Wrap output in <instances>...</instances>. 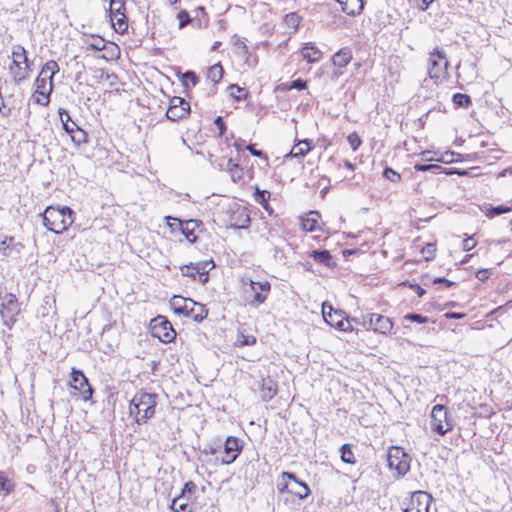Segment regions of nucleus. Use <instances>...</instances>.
I'll list each match as a JSON object with an SVG mask.
<instances>
[{
    "label": "nucleus",
    "instance_id": "1",
    "mask_svg": "<svg viewBox=\"0 0 512 512\" xmlns=\"http://www.w3.org/2000/svg\"><path fill=\"white\" fill-rule=\"evenodd\" d=\"M158 395L138 391L130 401L129 414L137 424H144L155 414Z\"/></svg>",
    "mask_w": 512,
    "mask_h": 512
},
{
    "label": "nucleus",
    "instance_id": "2",
    "mask_svg": "<svg viewBox=\"0 0 512 512\" xmlns=\"http://www.w3.org/2000/svg\"><path fill=\"white\" fill-rule=\"evenodd\" d=\"M43 225L51 232L60 234L72 225L73 211L69 207L49 206L41 214Z\"/></svg>",
    "mask_w": 512,
    "mask_h": 512
},
{
    "label": "nucleus",
    "instance_id": "3",
    "mask_svg": "<svg viewBox=\"0 0 512 512\" xmlns=\"http://www.w3.org/2000/svg\"><path fill=\"white\" fill-rule=\"evenodd\" d=\"M12 80L19 84L26 80L31 72L27 51L22 45H14L12 48V62L9 66Z\"/></svg>",
    "mask_w": 512,
    "mask_h": 512
},
{
    "label": "nucleus",
    "instance_id": "4",
    "mask_svg": "<svg viewBox=\"0 0 512 512\" xmlns=\"http://www.w3.org/2000/svg\"><path fill=\"white\" fill-rule=\"evenodd\" d=\"M449 62L445 51L440 47H435L428 57L427 70L428 75L435 82H441L447 78V68Z\"/></svg>",
    "mask_w": 512,
    "mask_h": 512
},
{
    "label": "nucleus",
    "instance_id": "5",
    "mask_svg": "<svg viewBox=\"0 0 512 512\" xmlns=\"http://www.w3.org/2000/svg\"><path fill=\"white\" fill-rule=\"evenodd\" d=\"M323 319L331 327H334L340 331L351 332L354 330L352 323H359L358 318H349L345 316L342 310H335L327 303L322 305Z\"/></svg>",
    "mask_w": 512,
    "mask_h": 512
},
{
    "label": "nucleus",
    "instance_id": "6",
    "mask_svg": "<svg viewBox=\"0 0 512 512\" xmlns=\"http://www.w3.org/2000/svg\"><path fill=\"white\" fill-rule=\"evenodd\" d=\"M21 312L20 303L16 296L12 293L2 297L0 305V317L2 324L11 330L17 322V317Z\"/></svg>",
    "mask_w": 512,
    "mask_h": 512
},
{
    "label": "nucleus",
    "instance_id": "7",
    "mask_svg": "<svg viewBox=\"0 0 512 512\" xmlns=\"http://www.w3.org/2000/svg\"><path fill=\"white\" fill-rule=\"evenodd\" d=\"M432 430L439 435H445L454 428V421L445 406L437 404L431 412Z\"/></svg>",
    "mask_w": 512,
    "mask_h": 512
},
{
    "label": "nucleus",
    "instance_id": "8",
    "mask_svg": "<svg viewBox=\"0 0 512 512\" xmlns=\"http://www.w3.org/2000/svg\"><path fill=\"white\" fill-rule=\"evenodd\" d=\"M361 324L366 330H373L375 333L388 335L393 329V322L389 317L377 313H369L362 316Z\"/></svg>",
    "mask_w": 512,
    "mask_h": 512
},
{
    "label": "nucleus",
    "instance_id": "9",
    "mask_svg": "<svg viewBox=\"0 0 512 512\" xmlns=\"http://www.w3.org/2000/svg\"><path fill=\"white\" fill-rule=\"evenodd\" d=\"M242 283L244 286H248V288H245V293L249 294L251 298L248 300L250 305L259 306L265 302L271 290V284L268 281L258 282L242 279Z\"/></svg>",
    "mask_w": 512,
    "mask_h": 512
},
{
    "label": "nucleus",
    "instance_id": "10",
    "mask_svg": "<svg viewBox=\"0 0 512 512\" xmlns=\"http://www.w3.org/2000/svg\"><path fill=\"white\" fill-rule=\"evenodd\" d=\"M388 466L399 476H404L410 469V456L401 448L392 446L387 453Z\"/></svg>",
    "mask_w": 512,
    "mask_h": 512
},
{
    "label": "nucleus",
    "instance_id": "11",
    "mask_svg": "<svg viewBox=\"0 0 512 512\" xmlns=\"http://www.w3.org/2000/svg\"><path fill=\"white\" fill-rule=\"evenodd\" d=\"M150 329L152 336L163 343H171L176 338V332L165 316L158 315L153 318L150 322Z\"/></svg>",
    "mask_w": 512,
    "mask_h": 512
},
{
    "label": "nucleus",
    "instance_id": "12",
    "mask_svg": "<svg viewBox=\"0 0 512 512\" xmlns=\"http://www.w3.org/2000/svg\"><path fill=\"white\" fill-rule=\"evenodd\" d=\"M214 267L212 260L199 261L196 263H190L180 267L183 276L190 277L193 280L199 277V281L206 283L208 281V272Z\"/></svg>",
    "mask_w": 512,
    "mask_h": 512
},
{
    "label": "nucleus",
    "instance_id": "13",
    "mask_svg": "<svg viewBox=\"0 0 512 512\" xmlns=\"http://www.w3.org/2000/svg\"><path fill=\"white\" fill-rule=\"evenodd\" d=\"M109 13L115 31L124 33L128 29L127 17L125 15V0H111Z\"/></svg>",
    "mask_w": 512,
    "mask_h": 512
},
{
    "label": "nucleus",
    "instance_id": "14",
    "mask_svg": "<svg viewBox=\"0 0 512 512\" xmlns=\"http://www.w3.org/2000/svg\"><path fill=\"white\" fill-rule=\"evenodd\" d=\"M70 386L79 392L83 401H88L92 398L93 389L90 386L87 377L81 370L72 368Z\"/></svg>",
    "mask_w": 512,
    "mask_h": 512
},
{
    "label": "nucleus",
    "instance_id": "15",
    "mask_svg": "<svg viewBox=\"0 0 512 512\" xmlns=\"http://www.w3.org/2000/svg\"><path fill=\"white\" fill-rule=\"evenodd\" d=\"M242 450V441L233 436H229L224 443V455L221 458H216L222 465H229L233 463L239 456Z\"/></svg>",
    "mask_w": 512,
    "mask_h": 512
},
{
    "label": "nucleus",
    "instance_id": "16",
    "mask_svg": "<svg viewBox=\"0 0 512 512\" xmlns=\"http://www.w3.org/2000/svg\"><path fill=\"white\" fill-rule=\"evenodd\" d=\"M166 220H167L168 225L171 227H172V224H170V220L177 222L180 227L181 233L185 236V238L190 243H195L197 241L198 236L196 234V229L202 225V222L200 220L189 219V220L182 221L179 218H175V217H171V216H167Z\"/></svg>",
    "mask_w": 512,
    "mask_h": 512
},
{
    "label": "nucleus",
    "instance_id": "17",
    "mask_svg": "<svg viewBox=\"0 0 512 512\" xmlns=\"http://www.w3.org/2000/svg\"><path fill=\"white\" fill-rule=\"evenodd\" d=\"M229 225L234 229H245L250 223L248 210L238 204H234L229 209Z\"/></svg>",
    "mask_w": 512,
    "mask_h": 512
},
{
    "label": "nucleus",
    "instance_id": "18",
    "mask_svg": "<svg viewBox=\"0 0 512 512\" xmlns=\"http://www.w3.org/2000/svg\"><path fill=\"white\" fill-rule=\"evenodd\" d=\"M431 496L424 491H416L412 494L410 503L403 512H429Z\"/></svg>",
    "mask_w": 512,
    "mask_h": 512
},
{
    "label": "nucleus",
    "instance_id": "19",
    "mask_svg": "<svg viewBox=\"0 0 512 512\" xmlns=\"http://www.w3.org/2000/svg\"><path fill=\"white\" fill-rule=\"evenodd\" d=\"M281 478L283 480L288 479L294 482L295 486H290V494L297 496L299 499H305L310 495L311 491L307 483L299 480L294 473L284 471L281 473Z\"/></svg>",
    "mask_w": 512,
    "mask_h": 512
},
{
    "label": "nucleus",
    "instance_id": "20",
    "mask_svg": "<svg viewBox=\"0 0 512 512\" xmlns=\"http://www.w3.org/2000/svg\"><path fill=\"white\" fill-rule=\"evenodd\" d=\"M24 246L21 242L15 240L12 236H4L0 241V254L5 257L20 255Z\"/></svg>",
    "mask_w": 512,
    "mask_h": 512
},
{
    "label": "nucleus",
    "instance_id": "21",
    "mask_svg": "<svg viewBox=\"0 0 512 512\" xmlns=\"http://www.w3.org/2000/svg\"><path fill=\"white\" fill-rule=\"evenodd\" d=\"M207 315L208 309L205 305L191 299L187 306V312L183 314V317L190 318L196 322H201L207 317Z\"/></svg>",
    "mask_w": 512,
    "mask_h": 512
},
{
    "label": "nucleus",
    "instance_id": "22",
    "mask_svg": "<svg viewBox=\"0 0 512 512\" xmlns=\"http://www.w3.org/2000/svg\"><path fill=\"white\" fill-rule=\"evenodd\" d=\"M260 397L263 401H270L277 393V383L271 378H262L259 381Z\"/></svg>",
    "mask_w": 512,
    "mask_h": 512
},
{
    "label": "nucleus",
    "instance_id": "23",
    "mask_svg": "<svg viewBox=\"0 0 512 512\" xmlns=\"http://www.w3.org/2000/svg\"><path fill=\"white\" fill-rule=\"evenodd\" d=\"M301 56L308 63H316L321 60L323 54L314 43L308 42L301 49Z\"/></svg>",
    "mask_w": 512,
    "mask_h": 512
},
{
    "label": "nucleus",
    "instance_id": "24",
    "mask_svg": "<svg viewBox=\"0 0 512 512\" xmlns=\"http://www.w3.org/2000/svg\"><path fill=\"white\" fill-rule=\"evenodd\" d=\"M352 50L349 47L341 48L332 56V64L336 68L346 67L352 60Z\"/></svg>",
    "mask_w": 512,
    "mask_h": 512
},
{
    "label": "nucleus",
    "instance_id": "25",
    "mask_svg": "<svg viewBox=\"0 0 512 512\" xmlns=\"http://www.w3.org/2000/svg\"><path fill=\"white\" fill-rule=\"evenodd\" d=\"M190 301V298H184L179 295H174L170 299V307L176 315L183 316V314L187 312V306L188 303H190Z\"/></svg>",
    "mask_w": 512,
    "mask_h": 512
},
{
    "label": "nucleus",
    "instance_id": "26",
    "mask_svg": "<svg viewBox=\"0 0 512 512\" xmlns=\"http://www.w3.org/2000/svg\"><path fill=\"white\" fill-rule=\"evenodd\" d=\"M190 113V103L181 105L179 107H169L166 112V117L171 121H177L185 118Z\"/></svg>",
    "mask_w": 512,
    "mask_h": 512
},
{
    "label": "nucleus",
    "instance_id": "27",
    "mask_svg": "<svg viewBox=\"0 0 512 512\" xmlns=\"http://www.w3.org/2000/svg\"><path fill=\"white\" fill-rule=\"evenodd\" d=\"M318 218L319 213L317 211H311L307 217L302 219L301 226L305 231H315L318 229Z\"/></svg>",
    "mask_w": 512,
    "mask_h": 512
},
{
    "label": "nucleus",
    "instance_id": "28",
    "mask_svg": "<svg viewBox=\"0 0 512 512\" xmlns=\"http://www.w3.org/2000/svg\"><path fill=\"white\" fill-rule=\"evenodd\" d=\"M311 150V143L309 140H301L294 145L288 156L291 157H304Z\"/></svg>",
    "mask_w": 512,
    "mask_h": 512
},
{
    "label": "nucleus",
    "instance_id": "29",
    "mask_svg": "<svg viewBox=\"0 0 512 512\" xmlns=\"http://www.w3.org/2000/svg\"><path fill=\"white\" fill-rule=\"evenodd\" d=\"M310 257H312L316 262L323 264L327 267H331L333 265L332 256L328 250L312 251Z\"/></svg>",
    "mask_w": 512,
    "mask_h": 512
},
{
    "label": "nucleus",
    "instance_id": "30",
    "mask_svg": "<svg viewBox=\"0 0 512 512\" xmlns=\"http://www.w3.org/2000/svg\"><path fill=\"white\" fill-rule=\"evenodd\" d=\"M270 196H271V194L269 191L260 190L258 187H256L254 199L257 203H259L269 213L272 212V208L269 205Z\"/></svg>",
    "mask_w": 512,
    "mask_h": 512
},
{
    "label": "nucleus",
    "instance_id": "31",
    "mask_svg": "<svg viewBox=\"0 0 512 512\" xmlns=\"http://www.w3.org/2000/svg\"><path fill=\"white\" fill-rule=\"evenodd\" d=\"M170 507L175 512H192L189 501L179 495L173 499Z\"/></svg>",
    "mask_w": 512,
    "mask_h": 512
},
{
    "label": "nucleus",
    "instance_id": "32",
    "mask_svg": "<svg viewBox=\"0 0 512 512\" xmlns=\"http://www.w3.org/2000/svg\"><path fill=\"white\" fill-rule=\"evenodd\" d=\"M59 72V65L56 61L50 60L45 63L40 73L49 78V83L53 84V76Z\"/></svg>",
    "mask_w": 512,
    "mask_h": 512
},
{
    "label": "nucleus",
    "instance_id": "33",
    "mask_svg": "<svg viewBox=\"0 0 512 512\" xmlns=\"http://www.w3.org/2000/svg\"><path fill=\"white\" fill-rule=\"evenodd\" d=\"M15 490V483L5 476L3 471H0V494L9 495Z\"/></svg>",
    "mask_w": 512,
    "mask_h": 512
},
{
    "label": "nucleus",
    "instance_id": "34",
    "mask_svg": "<svg viewBox=\"0 0 512 512\" xmlns=\"http://www.w3.org/2000/svg\"><path fill=\"white\" fill-rule=\"evenodd\" d=\"M227 169L233 182H238L243 178V169L237 163H234L232 159L228 160Z\"/></svg>",
    "mask_w": 512,
    "mask_h": 512
},
{
    "label": "nucleus",
    "instance_id": "35",
    "mask_svg": "<svg viewBox=\"0 0 512 512\" xmlns=\"http://www.w3.org/2000/svg\"><path fill=\"white\" fill-rule=\"evenodd\" d=\"M223 77V68L220 64H215L211 66L207 72V78L213 82L214 84H217L220 82V80Z\"/></svg>",
    "mask_w": 512,
    "mask_h": 512
},
{
    "label": "nucleus",
    "instance_id": "36",
    "mask_svg": "<svg viewBox=\"0 0 512 512\" xmlns=\"http://www.w3.org/2000/svg\"><path fill=\"white\" fill-rule=\"evenodd\" d=\"M52 89H53V84L49 83L48 92H45L43 94H38V93H36V91H34V93L32 95L34 102L39 105H42V106H47L50 102V94L52 92Z\"/></svg>",
    "mask_w": 512,
    "mask_h": 512
},
{
    "label": "nucleus",
    "instance_id": "37",
    "mask_svg": "<svg viewBox=\"0 0 512 512\" xmlns=\"http://www.w3.org/2000/svg\"><path fill=\"white\" fill-rule=\"evenodd\" d=\"M341 460L347 464H354L356 459L352 451V447L349 444H344L340 448Z\"/></svg>",
    "mask_w": 512,
    "mask_h": 512
},
{
    "label": "nucleus",
    "instance_id": "38",
    "mask_svg": "<svg viewBox=\"0 0 512 512\" xmlns=\"http://www.w3.org/2000/svg\"><path fill=\"white\" fill-rule=\"evenodd\" d=\"M35 86H36L35 91L38 94H43L45 92H48L49 78L44 75H41V73H40L35 80Z\"/></svg>",
    "mask_w": 512,
    "mask_h": 512
},
{
    "label": "nucleus",
    "instance_id": "39",
    "mask_svg": "<svg viewBox=\"0 0 512 512\" xmlns=\"http://www.w3.org/2000/svg\"><path fill=\"white\" fill-rule=\"evenodd\" d=\"M70 137L71 140L78 146L87 143V133L79 126H75V131Z\"/></svg>",
    "mask_w": 512,
    "mask_h": 512
},
{
    "label": "nucleus",
    "instance_id": "40",
    "mask_svg": "<svg viewBox=\"0 0 512 512\" xmlns=\"http://www.w3.org/2000/svg\"><path fill=\"white\" fill-rule=\"evenodd\" d=\"M414 169L416 171L426 172L430 171L434 174H439L443 172V168L437 164H415Z\"/></svg>",
    "mask_w": 512,
    "mask_h": 512
},
{
    "label": "nucleus",
    "instance_id": "41",
    "mask_svg": "<svg viewBox=\"0 0 512 512\" xmlns=\"http://www.w3.org/2000/svg\"><path fill=\"white\" fill-rule=\"evenodd\" d=\"M452 101L456 106L467 108L471 105V98L462 93H455L452 97Z\"/></svg>",
    "mask_w": 512,
    "mask_h": 512
},
{
    "label": "nucleus",
    "instance_id": "42",
    "mask_svg": "<svg viewBox=\"0 0 512 512\" xmlns=\"http://www.w3.org/2000/svg\"><path fill=\"white\" fill-rule=\"evenodd\" d=\"M197 486L194 482L188 481L184 484L181 494L179 496L185 498L187 501L192 499V495L195 493Z\"/></svg>",
    "mask_w": 512,
    "mask_h": 512
},
{
    "label": "nucleus",
    "instance_id": "43",
    "mask_svg": "<svg viewBox=\"0 0 512 512\" xmlns=\"http://www.w3.org/2000/svg\"><path fill=\"white\" fill-rule=\"evenodd\" d=\"M512 211V207L505 206V205H498V206H492L491 208L487 209L486 216L488 217H495L498 215H501L503 213H508Z\"/></svg>",
    "mask_w": 512,
    "mask_h": 512
},
{
    "label": "nucleus",
    "instance_id": "44",
    "mask_svg": "<svg viewBox=\"0 0 512 512\" xmlns=\"http://www.w3.org/2000/svg\"><path fill=\"white\" fill-rule=\"evenodd\" d=\"M284 22L287 27L297 29L300 24V17L296 13L286 14Z\"/></svg>",
    "mask_w": 512,
    "mask_h": 512
},
{
    "label": "nucleus",
    "instance_id": "45",
    "mask_svg": "<svg viewBox=\"0 0 512 512\" xmlns=\"http://www.w3.org/2000/svg\"><path fill=\"white\" fill-rule=\"evenodd\" d=\"M421 253L426 261L433 260L436 253V245L433 243L426 244L422 248Z\"/></svg>",
    "mask_w": 512,
    "mask_h": 512
},
{
    "label": "nucleus",
    "instance_id": "46",
    "mask_svg": "<svg viewBox=\"0 0 512 512\" xmlns=\"http://www.w3.org/2000/svg\"><path fill=\"white\" fill-rule=\"evenodd\" d=\"M182 81L185 86H188L189 84L195 86L199 82V78L195 72L187 71L183 74Z\"/></svg>",
    "mask_w": 512,
    "mask_h": 512
},
{
    "label": "nucleus",
    "instance_id": "47",
    "mask_svg": "<svg viewBox=\"0 0 512 512\" xmlns=\"http://www.w3.org/2000/svg\"><path fill=\"white\" fill-rule=\"evenodd\" d=\"M228 89L230 90V95L237 100H241L246 97L245 90L236 84H231Z\"/></svg>",
    "mask_w": 512,
    "mask_h": 512
},
{
    "label": "nucleus",
    "instance_id": "48",
    "mask_svg": "<svg viewBox=\"0 0 512 512\" xmlns=\"http://www.w3.org/2000/svg\"><path fill=\"white\" fill-rule=\"evenodd\" d=\"M88 46L96 51H101L105 48V40L101 37H92L91 41L88 43Z\"/></svg>",
    "mask_w": 512,
    "mask_h": 512
},
{
    "label": "nucleus",
    "instance_id": "49",
    "mask_svg": "<svg viewBox=\"0 0 512 512\" xmlns=\"http://www.w3.org/2000/svg\"><path fill=\"white\" fill-rule=\"evenodd\" d=\"M347 141L353 151H356L362 143L361 138L356 132L350 133L347 137Z\"/></svg>",
    "mask_w": 512,
    "mask_h": 512
},
{
    "label": "nucleus",
    "instance_id": "50",
    "mask_svg": "<svg viewBox=\"0 0 512 512\" xmlns=\"http://www.w3.org/2000/svg\"><path fill=\"white\" fill-rule=\"evenodd\" d=\"M404 320H408L411 322H417V323H427L428 318L426 316H423L421 314L416 313H409L404 316Z\"/></svg>",
    "mask_w": 512,
    "mask_h": 512
},
{
    "label": "nucleus",
    "instance_id": "51",
    "mask_svg": "<svg viewBox=\"0 0 512 512\" xmlns=\"http://www.w3.org/2000/svg\"><path fill=\"white\" fill-rule=\"evenodd\" d=\"M383 175L386 179L390 180L391 182H398L401 179L400 174L394 171L392 168H385Z\"/></svg>",
    "mask_w": 512,
    "mask_h": 512
},
{
    "label": "nucleus",
    "instance_id": "52",
    "mask_svg": "<svg viewBox=\"0 0 512 512\" xmlns=\"http://www.w3.org/2000/svg\"><path fill=\"white\" fill-rule=\"evenodd\" d=\"M177 18L179 19V28L185 27L191 21L189 13L185 10L180 11L177 15Z\"/></svg>",
    "mask_w": 512,
    "mask_h": 512
},
{
    "label": "nucleus",
    "instance_id": "53",
    "mask_svg": "<svg viewBox=\"0 0 512 512\" xmlns=\"http://www.w3.org/2000/svg\"><path fill=\"white\" fill-rule=\"evenodd\" d=\"M237 342L241 345V346H245V345H254L256 343V337H254L253 335H241Z\"/></svg>",
    "mask_w": 512,
    "mask_h": 512
},
{
    "label": "nucleus",
    "instance_id": "54",
    "mask_svg": "<svg viewBox=\"0 0 512 512\" xmlns=\"http://www.w3.org/2000/svg\"><path fill=\"white\" fill-rule=\"evenodd\" d=\"M214 123L215 125L217 126L218 128V131H219V136L222 137L225 132H226V124L223 120V118L221 116H218L215 120H214Z\"/></svg>",
    "mask_w": 512,
    "mask_h": 512
},
{
    "label": "nucleus",
    "instance_id": "55",
    "mask_svg": "<svg viewBox=\"0 0 512 512\" xmlns=\"http://www.w3.org/2000/svg\"><path fill=\"white\" fill-rule=\"evenodd\" d=\"M477 242L473 237H467L463 240L462 248L464 251H470L476 246Z\"/></svg>",
    "mask_w": 512,
    "mask_h": 512
},
{
    "label": "nucleus",
    "instance_id": "56",
    "mask_svg": "<svg viewBox=\"0 0 512 512\" xmlns=\"http://www.w3.org/2000/svg\"><path fill=\"white\" fill-rule=\"evenodd\" d=\"M246 149L255 157L264 158L266 160L268 159L266 154L261 150H257L253 144L246 146Z\"/></svg>",
    "mask_w": 512,
    "mask_h": 512
},
{
    "label": "nucleus",
    "instance_id": "57",
    "mask_svg": "<svg viewBox=\"0 0 512 512\" xmlns=\"http://www.w3.org/2000/svg\"><path fill=\"white\" fill-rule=\"evenodd\" d=\"M307 87V82L302 79H296L291 82L289 89L303 90Z\"/></svg>",
    "mask_w": 512,
    "mask_h": 512
},
{
    "label": "nucleus",
    "instance_id": "58",
    "mask_svg": "<svg viewBox=\"0 0 512 512\" xmlns=\"http://www.w3.org/2000/svg\"><path fill=\"white\" fill-rule=\"evenodd\" d=\"M58 114H59V117H60V120L62 122V125L64 126V123H67L69 124V122H71V117L68 113V111L64 108H59L58 109Z\"/></svg>",
    "mask_w": 512,
    "mask_h": 512
},
{
    "label": "nucleus",
    "instance_id": "59",
    "mask_svg": "<svg viewBox=\"0 0 512 512\" xmlns=\"http://www.w3.org/2000/svg\"><path fill=\"white\" fill-rule=\"evenodd\" d=\"M491 275V272L489 269H479L477 272H476V278L481 281V282H484L486 281Z\"/></svg>",
    "mask_w": 512,
    "mask_h": 512
},
{
    "label": "nucleus",
    "instance_id": "60",
    "mask_svg": "<svg viewBox=\"0 0 512 512\" xmlns=\"http://www.w3.org/2000/svg\"><path fill=\"white\" fill-rule=\"evenodd\" d=\"M187 101L182 98V97H178V96H174L170 99V105L169 107H179L181 105H186Z\"/></svg>",
    "mask_w": 512,
    "mask_h": 512
},
{
    "label": "nucleus",
    "instance_id": "61",
    "mask_svg": "<svg viewBox=\"0 0 512 512\" xmlns=\"http://www.w3.org/2000/svg\"><path fill=\"white\" fill-rule=\"evenodd\" d=\"M75 126H78L75 122L71 121L69 122V124L67 123H64V130L67 134H69L70 136H72V134L74 133L75 131Z\"/></svg>",
    "mask_w": 512,
    "mask_h": 512
},
{
    "label": "nucleus",
    "instance_id": "62",
    "mask_svg": "<svg viewBox=\"0 0 512 512\" xmlns=\"http://www.w3.org/2000/svg\"><path fill=\"white\" fill-rule=\"evenodd\" d=\"M443 172L447 175H453V174H457V175H460V176H464V175H467L468 172L465 171V170H459V169H449V170H443Z\"/></svg>",
    "mask_w": 512,
    "mask_h": 512
},
{
    "label": "nucleus",
    "instance_id": "63",
    "mask_svg": "<svg viewBox=\"0 0 512 512\" xmlns=\"http://www.w3.org/2000/svg\"><path fill=\"white\" fill-rule=\"evenodd\" d=\"M447 319H462L465 317L464 313H458V312H447L444 315Z\"/></svg>",
    "mask_w": 512,
    "mask_h": 512
},
{
    "label": "nucleus",
    "instance_id": "64",
    "mask_svg": "<svg viewBox=\"0 0 512 512\" xmlns=\"http://www.w3.org/2000/svg\"><path fill=\"white\" fill-rule=\"evenodd\" d=\"M289 490H291V487L287 482H284V483L278 485V491L280 493H284V492L289 493Z\"/></svg>",
    "mask_w": 512,
    "mask_h": 512
}]
</instances>
